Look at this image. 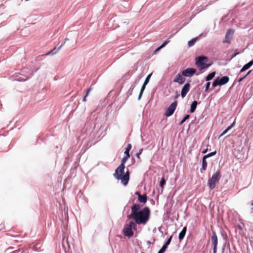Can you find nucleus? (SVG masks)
Segmentation results:
<instances>
[{"label": "nucleus", "instance_id": "nucleus-1", "mask_svg": "<svg viewBox=\"0 0 253 253\" xmlns=\"http://www.w3.org/2000/svg\"><path fill=\"white\" fill-rule=\"evenodd\" d=\"M139 204H134L131 207V213L128 216L129 218H133L136 224L145 225L150 217V210L149 207H144L140 210Z\"/></svg>", "mask_w": 253, "mask_h": 253}, {"label": "nucleus", "instance_id": "nucleus-2", "mask_svg": "<svg viewBox=\"0 0 253 253\" xmlns=\"http://www.w3.org/2000/svg\"><path fill=\"white\" fill-rule=\"evenodd\" d=\"M125 168V166L120 165L117 168L113 175L117 179L121 180L122 182L124 185H126L129 179V172L128 170H127L126 173L123 175V174L124 173Z\"/></svg>", "mask_w": 253, "mask_h": 253}, {"label": "nucleus", "instance_id": "nucleus-3", "mask_svg": "<svg viewBox=\"0 0 253 253\" xmlns=\"http://www.w3.org/2000/svg\"><path fill=\"white\" fill-rule=\"evenodd\" d=\"M195 60L197 67L201 70L207 68L211 65V64H206L208 58L205 56H199L196 58Z\"/></svg>", "mask_w": 253, "mask_h": 253}, {"label": "nucleus", "instance_id": "nucleus-4", "mask_svg": "<svg viewBox=\"0 0 253 253\" xmlns=\"http://www.w3.org/2000/svg\"><path fill=\"white\" fill-rule=\"evenodd\" d=\"M221 172L219 170H218L208 180V184L211 190H212L215 188L216 184L219 182Z\"/></svg>", "mask_w": 253, "mask_h": 253}, {"label": "nucleus", "instance_id": "nucleus-5", "mask_svg": "<svg viewBox=\"0 0 253 253\" xmlns=\"http://www.w3.org/2000/svg\"><path fill=\"white\" fill-rule=\"evenodd\" d=\"M136 227V223L133 221H131L129 223L126 224L123 229L124 235L127 237L132 236L133 235L132 229H135Z\"/></svg>", "mask_w": 253, "mask_h": 253}, {"label": "nucleus", "instance_id": "nucleus-6", "mask_svg": "<svg viewBox=\"0 0 253 253\" xmlns=\"http://www.w3.org/2000/svg\"><path fill=\"white\" fill-rule=\"evenodd\" d=\"M177 105V101L172 102L166 111L165 114V116L167 117H169L171 116L175 110Z\"/></svg>", "mask_w": 253, "mask_h": 253}, {"label": "nucleus", "instance_id": "nucleus-7", "mask_svg": "<svg viewBox=\"0 0 253 253\" xmlns=\"http://www.w3.org/2000/svg\"><path fill=\"white\" fill-rule=\"evenodd\" d=\"M211 241L213 246V253H216L218 243L217 237L215 231H212Z\"/></svg>", "mask_w": 253, "mask_h": 253}, {"label": "nucleus", "instance_id": "nucleus-8", "mask_svg": "<svg viewBox=\"0 0 253 253\" xmlns=\"http://www.w3.org/2000/svg\"><path fill=\"white\" fill-rule=\"evenodd\" d=\"M234 32V30L233 29H228L226 32L225 37L223 40V42L230 44L231 40L232 39Z\"/></svg>", "mask_w": 253, "mask_h": 253}, {"label": "nucleus", "instance_id": "nucleus-9", "mask_svg": "<svg viewBox=\"0 0 253 253\" xmlns=\"http://www.w3.org/2000/svg\"><path fill=\"white\" fill-rule=\"evenodd\" d=\"M196 72V70L189 68L182 71V75L184 77H192Z\"/></svg>", "mask_w": 253, "mask_h": 253}, {"label": "nucleus", "instance_id": "nucleus-10", "mask_svg": "<svg viewBox=\"0 0 253 253\" xmlns=\"http://www.w3.org/2000/svg\"><path fill=\"white\" fill-rule=\"evenodd\" d=\"M185 79L182 75V74L178 73L176 75L175 78L173 80L174 83H177L180 84H182L185 82Z\"/></svg>", "mask_w": 253, "mask_h": 253}, {"label": "nucleus", "instance_id": "nucleus-11", "mask_svg": "<svg viewBox=\"0 0 253 253\" xmlns=\"http://www.w3.org/2000/svg\"><path fill=\"white\" fill-rule=\"evenodd\" d=\"M190 88V84L189 83H186L182 87L181 90V95L182 98H184L187 93L188 92Z\"/></svg>", "mask_w": 253, "mask_h": 253}, {"label": "nucleus", "instance_id": "nucleus-12", "mask_svg": "<svg viewBox=\"0 0 253 253\" xmlns=\"http://www.w3.org/2000/svg\"><path fill=\"white\" fill-rule=\"evenodd\" d=\"M135 194L138 195V200L140 203L144 204L146 203L147 198L146 194L141 195L139 192H136Z\"/></svg>", "mask_w": 253, "mask_h": 253}, {"label": "nucleus", "instance_id": "nucleus-13", "mask_svg": "<svg viewBox=\"0 0 253 253\" xmlns=\"http://www.w3.org/2000/svg\"><path fill=\"white\" fill-rule=\"evenodd\" d=\"M253 64V60L250 61L248 63L245 65L240 70V72H243L250 68Z\"/></svg>", "mask_w": 253, "mask_h": 253}, {"label": "nucleus", "instance_id": "nucleus-14", "mask_svg": "<svg viewBox=\"0 0 253 253\" xmlns=\"http://www.w3.org/2000/svg\"><path fill=\"white\" fill-rule=\"evenodd\" d=\"M186 230H187V227H186V226H185L183 227L182 231L179 233L178 238L180 241L182 240L184 238V237L185 235L186 232Z\"/></svg>", "mask_w": 253, "mask_h": 253}, {"label": "nucleus", "instance_id": "nucleus-15", "mask_svg": "<svg viewBox=\"0 0 253 253\" xmlns=\"http://www.w3.org/2000/svg\"><path fill=\"white\" fill-rule=\"evenodd\" d=\"M229 81V78L227 76H224L222 77L221 79H219V81L221 85L225 84H227Z\"/></svg>", "mask_w": 253, "mask_h": 253}, {"label": "nucleus", "instance_id": "nucleus-16", "mask_svg": "<svg viewBox=\"0 0 253 253\" xmlns=\"http://www.w3.org/2000/svg\"><path fill=\"white\" fill-rule=\"evenodd\" d=\"M197 101H194L191 105V108H190V112L191 113H193L195 112L196 109V107H197Z\"/></svg>", "mask_w": 253, "mask_h": 253}, {"label": "nucleus", "instance_id": "nucleus-17", "mask_svg": "<svg viewBox=\"0 0 253 253\" xmlns=\"http://www.w3.org/2000/svg\"><path fill=\"white\" fill-rule=\"evenodd\" d=\"M61 46H59L58 48H57L56 47H55L52 50H51L50 52L47 53L46 54V55H49L50 54L53 55V54L56 53L59 50Z\"/></svg>", "mask_w": 253, "mask_h": 253}, {"label": "nucleus", "instance_id": "nucleus-18", "mask_svg": "<svg viewBox=\"0 0 253 253\" xmlns=\"http://www.w3.org/2000/svg\"><path fill=\"white\" fill-rule=\"evenodd\" d=\"M215 75V73L214 72H212L210 74H209L206 77V81H209L212 79Z\"/></svg>", "mask_w": 253, "mask_h": 253}, {"label": "nucleus", "instance_id": "nucleus-19", "mask_svg": "<svg viewBox=\"0 0 253 253\" xmlns=\"http://www.w3.org/2000/svg\"><path fill=\"white\" fill-rule=\"evenodd\" d=\"M234 126V123H233L230 126H228V127L225 130H224L222 133L220 135L219 137H221L223 135H224V134H225L228 131H229L230 129H231V128Z\"/></svg>", "mask_w": 253, "mask_h": 253}, {"label": "nucleus", "instance_id": "nucleus-20", "mask_svg": "<svg viewBox=\"0 0 253 253\" xmlns=\"http://www.w3.org/2000/svg\"><path fill=\"white\" fill-rule=\"evenodd\" d=\"M234 126V123H233L230 126H228V127L225 130H224L222 133L220 135L219 137H221L223 135H224V134H225L228 131H229L230 129H231V128Z\"/></svg>", "mask_w": 253, "mask_h": 253}, {"label": "nucleus", "instance_id": "nucleus-21", "mask_svg": "<svg viewBox=\"0 0 253 253\" xmlns=\"http://www.w3.org/2000/svg\"><path fill=\"white\" fill-rule=\"evenodd\" d=\"M207 162L206 161V158H205L204 157H203L202 159V169L204 170H205L207 167Z\"/></svg>", "mask_w": 253, "mask_h": 253}, {"label": "nucleus", "instance_id": "nucleus-22", "mask_svg": "<svg viewBox=\"0 0 253 253\" xmlns=\"http://www.w3.org/2000/svg\"><path fill=\"white\" fill-rule=\"evenodd\" d=\"M146 85L147 84H145L143 83V84L142 85V86L141 87V90H140L139 96H138V100L140 99Z\"/></svg>", "mask_w": 253, "mask_h": 253}, {"label": "nucleus", "instance_id": "nucleus-23", "mask_svg": "<svg viewBox=\"0 0 253 253\" xmlns=\"http://www.w3.org/2000/svg\"><path fill=\"white\" fill-rule=\"evenodd\" d=\"M131 149V144H128L126 149V151L125 152V155H129V151Z\"/></svg>", "mask_w": 253, "mask_h": 253}, {"label": "nucleus", "instance_id": "nucleus-24", "mask_svg": "<svg viewBox=\"0 0 253 253\" xmlns=\"http://www.w3.org/2000/svg\"><path fill=\"white\" fill-rule=\"evenodd\" d=\"M212 85L213 87H214L217 85H221L220 81H219V78L216 79L212 83Z\"/></svg>", "mask_w": 253, "mask_h": 253}, {"label": "nucleus", "instance_id": "nucleus-25", "mask_svg": "<svg viewBox=\"0 0 253 253\" xmlns=\"http://www.w3.org/2000/svg\"><path fill=\"white\" fill-rule=\"evenodd\" d=\"M169 42V41H167L165 42H164L160 46L158 47L155 50V52H157L159 50H160L161 48H163L164 46H165Z\"/></svg>", "mask_w": 253, "mask_h": 253}, {"label": "nucleus", "instance_id": "nucleus-26", "mask_svg": "<svg viewBox=\"0 0 253 253\" xmlns=\"http://www.w3.org/2000/svg\"><path fill=\"white\" fill-rule=\"evenodd\" d=\"M130 157V155H125V156L122 159L121 161V165H123V166H125V164L128 159Z\"/></svg>", "mask_w": 253, "mask_h": 253}, {"label": "nucleus", "instance_id": "nucleus-27", "mask_svg": "<svg viewBox=\"0 0 253 253\" xmlns=\"http://www.w3.org/2000/svg\"><path fill=\"white\" fill-rule=\"evenodd\" d=\"M197 38H193L188 42V44L189 46H193L196 42Z\"/></svg>", "mask_w": 253, "mask_h": 253}, {"label": "nucleus", "instance_id": "nucleus-28", "mask_svg": "<svg viewBox=\"0 0 253 253\" xmlns=\"http://www.w3.org/2000/svg\"><path fill=\"white\" fill-rule=\"evenodd\" d=\"M216 151H214V152H212L208 154L207 155L204 156V157H205V158L207 159L208 158H209L210 157L215 155L216 154Z\"/></svg>", "mask_w": 253, "mask_h": 253}, {"label": "nucleus", "instance_id": "nucleus-29", "mask_svg": "<svg viewBox=\"0 0 253 253\" xmlns=\"http://www.w3.org/2000/svg\"><path fill=\"white\" fill-rule=\"evenodd\" d=\"M166 184V180L164 178V177H162V179L160 181V186L161 187L162 189L164 188V186Z\"/></svg>", "mask_w": 253, "mask_h": 253}, {"label": "nucleus", "instance_id": "nucleus-30", "mask_svg": "<svg viewBox=\"0 0 253 253\" xmlns=\"http://www.w3.org/2000/svg\"><path fill=\"white\" fill-rule=\"evenodd\" d=\"M172 238V236H171L167 241V242L165 243V244L163 245L164 246H166V248H167L168 245L170 243V242L171 241V239Z\"/></svg>", "mask_w": 253, "mask_h": 253}, {"label": "nucleus", "instance_id": "nucleus-31", "mask_svg": "<svg viewBox=\"0 0 253 253\" xmlns=\"http://www.w3.org/2000/svg\"><path fill=\"white\" fill-rule=\"evenodd\" d=\"M189 117H190L189 115H186L180 122V125L183 124L186 121V120H187V119H188L189 118Z\"/></svg>", "mask_w": 253, "mask_h": 253}, {"label": "nucleus", "instance_id": "nucleus-32", "mask_svg": "<svg viewBox=\"0 0 253 253\" xmlns=\"http://www.w3.org/2000/svg\"><path fill=\"white\" fill-rule=\"evenodd\" d=\"M152 76V74H149V75H148V76L146 77L144 83L145 84H147L149 83V80H150V79L151 78Z\"/></svg>", "mask_w": 253, "mask_h": 253}, {"label": "nucleus", "instance_id": "nucleus-33", "mask_svg": "<svg viewBox=\"0 0 253 253\" xmlns=\"http://www.w3.org/2000/svg\"><path fill=\"white\" fill-rule=\"evenodd\" d=\"M251 71H252L251 70L249 71L247 73V74H246L245 76H244L243 77H242V78H240V79L239 80L238 82H239V83H240V82H242V81H243V80L244 78H246V77H247V76H248V75H249V74L251 72Z\"/></svg>", "mask_w": 253, "mask_h": 253}, {"label": "nucleus", "instance_id": "nucleus-34", "mask_svg": "<svg viewBox=\"0 0 253 253\" xmlns=\"http://www.w3.org/2000/svg\"><path fill=\"white\" fill-rule=\"evenodd\" d=\"M166 249L167 248H166V246H163L162 248L160 250L158 253H164Z\"/></svg>", "mask_w": 253, "mask_h": 253}, {"label": "nucleus", "instance_id": "nucleus-35", "mask_svg": "<svg viewBox=\"0 0 253 253\" xmlns=\"http://www.w3.org/2000/svg\"><path fill=\"white\" fill-rule=\"evenodd\" d=\"M210 82H208L207 84H206V88H205V91H207L210 87Z\"/></svg>", "mask_w": 253, "mask_h": 253}, {"label": "nucleus", "instance_id": "nucleus-36", "mask_svg": "<svg viewBox=\"0 0 253 253\" xmlns=\"http://www.w3.org/2000/svg\"><path fill=\"white\" fill-rule=\"evenodd\" d=\"M92 90V88L91 87H89L86 91V96H88L89 93L90 92V91Z\"/></svg>", "mask_w": 253, "mask_h": 253}, {"label": "nucleus", "instance_id": "nucleus-37", "mask_svg": "<svg viewBox=\"0 0 253 253\" xmlns=\"http://www.w3.org/2000/svg\"><path fill=\"white\" fill-rule=\"evenodd\" d=\"M87 96H86V94L84 95V97L83 99V101H86V98Z\"/></svg>", "mask_w": 253, "mask_h": 253}, {"label": "nucleus", "instance_id": "nucleus-38", "mask_svg": "<svg viewBox=\"0 0 253 253\" xmlns=\"http://www.w3.org/2000/svg\"><path fill=\"white\" fill-rule=\"evenodd\" d=\"M140 154H139L138 153H137V154H136V157H137V158H138V159H140Z\"/></svg>", "mask_w": 253, "mask_h": 253}, {"label": "nucleus", "instance_id": "nucleus-39", "mask_svg": "<svg viewBox=\"0 0 253 253\" xmlns=\"http://www.w3.org/2000/svg\"><path fill=\"white\" fill-rule=\"evenodd\" d=\"M239 54V52H236L234 53L232 57H235L236 55H237Z\"/></svg>", "mask_w": 253, "mask_h": 253}, {"label": "nucleus", "instance_id": "nucleus-40", "mask_svg": "<svg viewBox=\"0 0 253 253\" xmlns=\"http://www.w3.org/2000/svg\"><path fill=\"white\" fill-rule=\"evenodd\" d=\"M251 206L253 207L251 209V211L253 212V202L252 203Z\"/></svg>", "mask_w": 253, "mask_h": 253}, {"label": "nucleus", "instance_id": "nucleus-41", "mask_svg": "<svg viewBox=\"0 0 253 253\" xmlns=\"http://www.w3.org/2000/svg\"><path fill=\"white\" fill-rule=\"evenodd\" d=\"M143 151V149H141L138 152L139 154H141Z\"/></svg>", "mask_w": 253, "mask_h": 253}, {"label": "nucleus", "instance_id": "nucleus-42", "mask_svg": "<svg viewBox=\"0 0 253 253\" xmlns=\"http://www.w3.org/2000/svg\"><path fill=\"white\" fill-rule=\"evenodd\" d=\"M207 151H208V149H207L205 150L204 151H203L202 152V153H206L207 152Z\"/></svg>", "mask_w": 253, "mask_h": 253}, {"label": "nucleus", "instance_id": "nucleus-43", "mask_svg": "<svg viewBox=\"0 0 253 253\" xmlns=\"http://www.w3.org/2000/svg\"><path fill=\"white\" fill-rule=\"evenodd\" d=\"M179 96V94H177L175 96V99H176L177 97H178Z\"/></svg>", "mask_w": 253, "mask_h": 253}, {"label": "nucleus", "instance_id": "nucleus-44", "mask_svg": "<svg viewBox=\"0 0 253 253\" xmlns=\"http://www.w3.org/2000/svg\"><path fill=\"white\" fill-rule=\"evenodd\" d=\"M25 80H24V79H20V80H19V81H25Z\"/></svg>", "mask_w": 253, "mask_h": 253}]
</instances>
